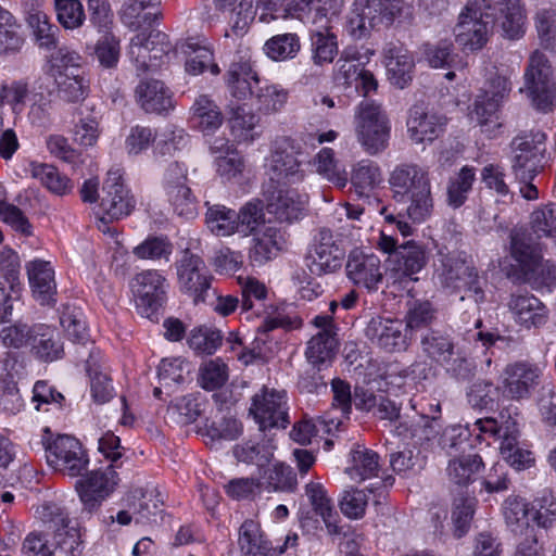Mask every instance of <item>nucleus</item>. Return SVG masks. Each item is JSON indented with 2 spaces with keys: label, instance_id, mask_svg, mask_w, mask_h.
Returning a JSON list of instances; mask_svg holds the SVG:
<instances>
[{
  "label": "nucleus",
  "instance_id": "f257e3e1",
  "mask_svg": "<svg viewBox=\"0 0 556 556\" xmlns=\"http://www.w3.org/2000/svg\"><path fill=\"white\" fill-rule=\"evenodd\" d=\"M495 22L500 23L504 37H521L526 14L520 0H469L454 27L457 45L464 51L482 49Z\"/></svg>",
  "mask_w": 556,
  "mask_h": 556
},
{
  "label": "nucleus",
  "instance_id": "f03ea898",
  "mask_svg": "<svg viewBox=\"0 0 556 556\" xmlns=\"http://www.w3.org/2000/svg\"><path fill=\"white\" fill-rule=\"evenodd\" d=\"M390 189L397 203H407L406 214L414 223H422L433 212L429 170L413 162L397 164L389 176Z\"/></svg>",
  "mask_w": 556,
  "mask_h": 556
},
{
  "label": "nucleus",
  "instance_id": "7ed1b4c3",
  "mask_svg": "<svg viewBox=\"0 0 556 556\" xmlns=\"http://www.w3.org/2000/svg\"><path fill=\"white\" fill-rule=\"evenodd\" d=\"M404 10L403 0H354L348 31L354 39L365 38L377 27L390 26Z\"/></svg>",
  "mask_w": 556,
  "mask_h": 556
},
{
  "label": "nucleus",
  "instance_id": "20e7f679",
  "mask_svg": "<svg viewBox=\"0 0 556 556\" xmlns=\"http://www.w3.org/2000/svg\"><path fill=\"white\" fill-rule=\"evenodd\" d=\"M520 91L527 94L536 110H552L556 98V81L552 63L544 52L534 50L529 55Z\"/></svg>",
  "mask_w": 556,
  "mask_h": 556
},
{
  "label": "nucleus",
  "instance_id": "39448f33",
  "mask_svg": "<svg viewBox=\"0 0 556 556\" xmlns=\"http://www.w3.org/2000/svg\"><path fill=\"white\" fill-rule=\"evenodd\" d=\"M304 161L299 142L288 137L276 140L267 165V184L290 186L301 182L305 176Z\"/></svg>",
  "mask_w": 556,
  "mask_h": 556
},
{
  "label": "nucleus",
  "instance_id": "423d86ee",
  "mask_svg": "<svg viewBox=\"0 0 556 556\" xmlns=\"http://www.w3.org/2000/svg\"><path fill=\"white\" fill-rule=\"evenodd\" d=\"M356 134L362 147L375 155L388 147L390 122L381 106L371 101L359 103L356 112Z\"/></svg>",
  "mask_w": 556,
  "mask_h": 556
},
{
  "label": "nucleus",
  "instance_id": "0eeeda50",
  "mask_svg": "<svg viewBox=\"0 0 556 556\" xmlns=\"http://www.w3.org/2000/svg\"><path fill=\"white\" fill-rule=\"evenodd\" d=\"M43 445L47 464L55 471L75 478L87 470L89 458L76 438L58 434L45 440Z\"/></svg>",
  "mask_w": 556,
  "mask_h": 556
},
{
  "label": "nucleus",
  "instance_id": "6e6552de",
  "mask_svg": "<svg viewBox=\"0 0 556 556\" xmlns=\"http://www.w3.org/2000/svg\"><path fill=\"white\" fill-rule=\"evenodd\" d=\"M124 170L119 166L109 169L102 186L100 210L104 216L99 218L98 228L105 231L108 220L128 216L136 206L135 197L124 184Z\"/></svg>",
  "mask_w": 556,
  "mask_h": 556
},
{
  "label": "nucleus",
  "instance_id": "1a4fd4ad",
  "mask_svg": "<svg viewBox=\"0 0 556 556\" xmlns=\"http://www.w3.org/2000/svg\"><path fill=\"white\" fill-rule=\"evenodd\" d=\"M546 135L530 131L514 138L511 141V168L517 179H533L542 168L545 152Z\"/></svg>",
  "mask_w": 556,
  "mask_h": 556
},
{
  "label": "nucleus",
  "instance_id": "9d476101",
  "mask_svg": "<svg viewBox=\"0 0 556 556\" xmlns=\"http://www.w3.org/2000/svg\"><path fill=\"white\" fill-rule=\"evenodd\" d=\"M250 414L261 430L285 429L290 422L286 391L263 387L252 397Z\"/></svg>",
  "mask_w": 556,
  "mask_h": 556
},
{
  "label": "nucleus",
  "instance_id": "9b49d317",
  "mask_svg": "<svg viewBox=\"0 0 556 556\" xmlns=\"http://www.w3.org/2000/svg\"><path fill=\"white\" fill-rule=\"evenodd\" d=\"M176 271L180 290L190 295L195 304L206 302L212 276L203 260L187 249L176 262Z\"/></svg>",
  "mask_w": 556,
  "mask_h": 556
},
{
  "label": "nucleus",
  "instance_id": "f8f14e48",
  "mask_svg": "<svg viewBox=\"0 0 556 556\" xmlns=\"http://www.w3.org/2000/svg\"><path fill=\"white\" fill-rule=\"evenodd\" d=\"M421 350L432 362L445 366L456 377L466 378L471 371V362L459 351L455 350L453 340L438 331L425 334Z\"/></svg>",
  "mask_w": 556,
  "mask_h": 556
},
{
  "label": "nucleus",
  "instance_id": "ddd939ff",
  "mask_svg": "<svg viewBox=\"0 0 556 556\" xmlns=\"http://www.w3.org/2000/svg\"><path fill=\"white\" fill-rule=\"evenodd\" d=\"M168 283L156 269L138 273L131 281V290L139 313L151 318L166 300Z\"/></svg>",
  "mask_w": 556,
  "mask_h": 556
},
{
  "label": "nucleus",
  "instance_id": "4468645a",
  "mask_svg": "<svg viewBox=\"0 0 556 556\" xmlns=\"http://www.w3.org/2000/svg\"><path fill=\"white\" fill-rule=\"evenodd\" d=\"M442 269L439 276L442 282L447 287L463 290L465 293L460 300L469 299L476 304L484 301V291L480 285L477 270L469 266L465 261L453 257L442 256Z\"/></svg>",
  "mask_w": 556,
  "mask_h": 556
},
{
  "label": "nucleus",
  "instance_id": "2eb2a0df",
  "mask_svg": "<svg viewBox=\"0 0 556 556\" xmlns=\"http://www.w3.org/2000/svg\"><path fill=\"white\" fill-rule=\"evenodd\" d=\"M266 210L279 223H292L301 217L307 202L305 194H300L288 186L264 185Z\"/></svg>",
  "mask_w": 556,
  "mask_h": 556
},
{
  "label": "nucleus",
  "instance_id": "dca6fc26",
  "mask_svg": "<svg viewBox=\"0 0 556 556\" xmlns=\"http://www.w3.org/2000/svg\"><path fill=\"white\" fill-rule=\"evenodd\" d=\"M344 249L329 229L323 228L315 237L307 260L312 274L320 276L338 270L344 257Z\"/></svg>",
  "mask_w": 556,
  "mask_h": 556
},
{
  "label": "nucleus",
  "instance_id": "f3484780",
  "mask_svg": "<svg viewBox=\"0 0 556 556\" xmlns=\"http://www.w3.org/2000/svg\"><path fill=\"white\" fill-rule=\"evenodd\" d=\"M118 476L113 465L104 469L92 470L76 481L75 489L85 508L96 509L118 483Z\"/></svg>",
  "mask_w": 556,
  "mask_h": 556
},
{
  "label": "nucleus",
  "instance_id": "a211bd4d",
  "mask_svg": "<svg viewBox=\"0 0 556 556\" xmlns=\"http://www.w3.org/2000/svg\"><path fill=\"white\" fill-rule=\"evenodd\" d=\"M503 392L510 400L529 399L540 384L542 370L528 362H516L503 371Z\"/></svg>",
  "mask_w": 556,
  "mask_h": 556
},
{
  "label": "nucleus",
  "instance_id": "6ab92c4d",
  "mask_svg": "<svg viewBox=\"0 0 556 556\" xmlns=\"http://www.w3.org/2000/svg\"><path fill=\"white\" fill-rule=\"evenodd\" d=\"M446 124V116L429 110L422 103L409 109L406 122L408 136L417 144L433 142L445 131Z\"/></svg>",
  "mask_w": 556,
  "mask_h": 556
},
{
  "label": "nucleus",
  "instance_id": "aec40b11",
  "mask_svg": "<svg viewBox=\"0 0 556 556\" xmlns=\"http://www.w3.org/2000/svg\"><path fill=\"white\" fill-rule=\"evenodd\" d=\"M366 338L381 350L393 353L407 348V338L402 321L397 319L372 317L366 328Z\"/></svg>",
  "mask_w": 556,
  "mask_h": 556
},
{
  "label": "nucleus",
  "instance_id": "412c9836",
  "mask_svg": "<svg viewBox=\"0 0 556 556\" xmlns=\"http://www.w3.org/2000/svg\"><path fill=\"white\" fill-rule=\"evenodd\" d=\"M507 308L514 321L526 329L540 328L548 319V309L545 304L527 291L511 293Z\"/></svg>",
  "mask_w": 556,
  "mask_h": 556
},
{
  "label": "nucleus",
  "instance_id": "4be33fe9",
  "mask_svg": "<svg viewBox=\"0 0 556 556\" xmlns=\"http://www.w3.org/2000/svg\"><path fill=\"white\" fill-rule=\"evenodd\" d=\"M345 270L348 278L355 286L369 291L376 290L383 278L380 258L357 249L349 254Z\"/></svg>",
  "mask_w": 556,
  "mask_h": 556
},
{
  "label": "nucleus",
  "instance_id": "5701e85b",
  "mask_svg": "<svg viewBox=\"0 0 556 556\" xmlns=\"http://www.w3.org/2000/svg\"><path fill=\"white\" fill-rule=\"evenodd\" d=\"M226 83L231 96L239 100L255 93L262 81L251 65L249 49L231 62L226 74Z\"/></svg>",
  "mask_w": 556,
  "mask_h": 556
},
{
  "label": "nucleus",
  "instance_id": "b1692460",
  "mask_svg": "<svg viewBox=\"0 0 556 556\" xmlns=\"http://www.w3.org/2000/svg\"><path fill=\"white\" fill-rule=\"evenodd\" d=\"M45 509L50 517L49 522L54 528V544L59 556H79L81 553L79 530L68 526L70 519L59 506L51 504Z\"/></svg>",
  "mask_w": 556,
  "mask_h": 556
},
{
  "label": "nucleus",
  "instance_id": "393cba45",
  "mask_svg": "<svg viewBox=\"0 0 556 556\" xmlns=\"http://www.w3.org/2000/svg\"><path fill=\"white\" fill-rule=\"evenodd\" d=\"M33 296L42 305L53 303L56 293L54 269L50 262L34 260L26 264Z\"/></svg>",
  "mask_w": 556,
  "mask_h": 556
},
{
  "label": "nucleus",
  "instance_id": "a878e982",
  "mask_svg": "<svg viewBox=\"0 0 556 556\" xmlns=\"http://www.w3.org/2000/svg\"><path fill=\"white\" fill-rule=\"evenodd\" d=\"M427 260L426 248L414 240L400 244L390 258L393 264L392 269L399 277H408L414 281L418 280L414 275L426 266Z\"/></svg>",
  "mask_w": 556,
  "mask_h": 556
},
{
  "label": "nucleus",
  "instance_id": "bb28decb",
  "mask_svg": "<svg viewBox=\"0 0 556 556\" xmlns=\"http://www.w3.org/2000/svg\"><path fill=\"white\" fill-rule=\"evenodd\" d=\"M136 100L147 113L161 114L173 108V93L157 79H146L136 87Z\"/></svg>",
  "mask_w": 556,
  "mask_h": 556
},
{
  "label": "nucleus",
  "instance_id": "cd10ccee",
  "mask_svg": "<svg viewBox=\"0 0 556 556\" xmlns=\"http://www.w3.org/2000/svg\"><path fill=\"white\" fill-rule=\"evenodd\" d=\"M504 429L505 437L500 445V453L503 459L517 470L532 467L535 463V457L532 451L519 446V428L516 420H509Z\"/></svg>",
  "mask_w": 556,
  "mask_h": 556
},
{
  "label": "nucleus",
  "instance_id": "c85d7f7f",
  "mask_svg": "<svg viewBox=\"0 0 556 556\" xmlns=\"http://www.w3.org/2000/svg\"><path fill=\"white\" fill-rule=\"evenodd\" d=\"M384 56L389 80L401 89L405 88L412 81L415 67L413 55L402 46L390 45Z\"/></svg>",
  "mask_w": 556,
  "mask_h": 556
},
{
  "label": "nucleus",
  "instance_id": "c756f323",
  "mask_svg": "<svg viewBox=\"0 0 556 556\" xmlns=\"http://www.w3.org/2000/svg\"><path fill=\"white\" fill-rule=\"evenodd\" d=\"M380 470L379 455L372 450L356 445L349 455L344 472L355 482H363L378 476Z\"/></svg>",
  "mask_w": 556,
  "mask_h": 556
},
{
  "label": "nucleus",
  "instance_id": "7c9ffc66",
  "mask_svg": "<svg viewBox=\"0 0 556 556\" xmlns=\"http://www.w3.org/2000/svg\"><path fill=\"white\" fill-rule=\"evenodd\" d=\"M157 0H129L121 11V20L130 29L151 26L161 17Z\"/></svg>",
  "mask_w": 556,
  "mask_h": 556
},
{
  "label": "nucleus",
  "instance_id": "2f4dec72",
  "mask_svg": "<svg viewBox=\"0 0 556 556\" xmlns=\"http://www.w3.org/2000/svg\"><path fill=\"white\" fill-rule=\"evenodd\" d=\"M50 77L54 81L58 98L64 102H81L89 93V79L84 72L76 73V70H71L68 74H59Z\"/></svg>",
  "mask_w": 556,
  "mask_h": 556
},
{
  "label": "nucleus",
  "instance_id": "473e14b6",
  "mask_svg": "<svg viewBox=\"0 0 556 556\" xmlns=\"http://www.w3.org/2000/svg\"><path fill=\"white\" fill-rule=\"evenodd\" d=\"M31 350L43 362H52L63 355V345L59 333L46 325H35Z\"/></svg>",
  "mask_w": 556,
  "mask_h": 556
},
{
  "label": "nucleus",
  "instance_id": "72a5a7b5",
  "mask_svg": "<svg viewBox=\"0 0 556 556\" xmlns=\"http://www.w3.org/2000/svg\"><path fill=\"white\" fill-rule=\"evenodd\" d=\"M282 236L275 227H266L264 231L253 238V245L250 249V260L262 265L276 257L282 247Z\"/></svg>",
  "mask_w": 556,
  "mask_h": 556
},
{
  "label": "nucleus",
  "instance_id": "f704fd0d",
  "mask_svg": "<svg viewBox=\"0 0 556 556\" xmlns=\"http://www.w3.org/2000/svg\"><path fill=\"white\" fill-rule=\"evenodd\" d=\"M503 515L507 527L516 534L534 530L530 525L532 519L529 504L519 496H509L503 504Z\"/></svg>",
  "mask_w": 556,
  "mask_h": 556
},
{
  "label": "nucleus",
  "instance_id": "c9c22d12",
  "mask_svg": "<svg viewBox=\"0 0 556 556\" xmlns=\"http://www.w3.org/2000/svg\"><path fill=\"white\" fill-rule=\"evenodd\" d=\"M260 118L245 105L229 106V125L231 134L238 141L250 142L254 140V128Z\"/></svg>",
  "mask_w": 556,
  "mask_h": 556
},
{
  "label": "nucleus",
  "instance_id": "e433bc0d",
  "mask_svg": "<svg viewBox=\"0 0 556 556\" xmlns=\"http://www.w3.org/2000/svg\"><path fill=\"white\" fill-rule=\"evenodd\" d=\"M476 180L475 169L464 166L460 170L450 179L446 188V202L453 208H459L465 204L468 194L472 189Z\"/></svg>",
  "mask_w": 556,
  "mask_h": 556
},
{
  "label": "nucleus",
  "instance_id": "4c0bfd02",
  "mask_svg": "<svg viewBox=\"0 0 556 556\" xmlns=\"http://www.w3.org/2000/svg\"><path fill=\"white\" fill-rule=\"evenodd\" d=\"M130 505L142 520H150L160 511L163 501L156 488H135L129 494Z\"/></svg>",
  "mask_w": 556,
  "mask_h": 556
},
{
  "label": "nucleus",
  "instance_id": "58836bf2",
  "mask_svg": "<svg viewBox=\"0 0 556 556\" xmlns=\"http://www.w3.org/2000/svg\"><path fill=\"white\" fill-rule=\"evenodd\" d=\"M31 177L38 179L51 192L63 195L72 190L70 178L61 174L56 167L50 164L31 163Z\"/></svg>",
  "mask_w": 556,
  "mask_h": 556
},
{
  "label": "nucleus",
  "instance_id": "ea45409f",
  "mask_svg": "<svg viewBox=\"0 0 556 556\" xmlns=\"http://www.w3.org/2000/svg\"><path fill=\"white\" fill-rule=\"evenodd\" d=\"M275 448L276 446L269 439L262 440L257 443L249 441L247 443L236 445L233 447V455L239 462L263 467L271 460Z\"/></svg>",
  "mask_w": 556,
  "mask_h": 556
},
{
  "label": "nucleus",
  "instance_id": "a19ab883",
  "mask_svg": "<svg viewBox=\"0 0 556 556\" xmlns=\"http://www.w3.org/2000/svg\"><path fill=\"white\" fill-rule=\"evenodd\" d=\"M199 433L207 438L206 444L213 446L222 440H235L241 433V424L232 417H220L218 420H206Z\"/></svg>",
  "mask_w": 556,
  "mask_h": 556
},
{
  "label": "nucleus",
  "instance_id": "79ce46f5",
  "mask_svg": "<svg viewBox=\"0 0 556 556\" xmlns=\"http://www.w3.org/2000/svg\"><path fill=\"white\" fill-rule=\"evenodd\" d=\"M206 225L216 236H231L237 232V212L224 205L215 204L207 206Z\"/></svg>",
  "mask_w": 556,
  "mask_h": 556
},
{
  "label": "nucleus",
  "instance_id": "37998d69",
  "mask_svg": "<svg viewBox=\"0 0 556 556\" xmlns=\"http://www.w3.org/2000/svg\"><path fill=\"white\" fill-rule=\"evenodd\" d=\"M316 172L325 179L339 188L345 187L348 174L334 159V152L330 148L321 149L315 157Z\"/></svg>",
  "mask_w": 556,
  "mask_h": 556
},
{
  "label": "nucleus",
  "instance_id": "c03bdc74",
  "mask_svg": "<svg viewBox=\"0 0 556 556\" xmlns=\"http://www.w3.org/2000/svg\"><path fill=\"white\" fill-rule=\"evenodd\" d=\"M482 467L483 462L478 454L463 455L450 460L447 475L455 484L466 485Z\"/></svg>",
  "mask_w": 556,
  "mask_h": 556
},
{
  "label": "nucleus",
  "instance_id": "a18cd8bd",
  "mask_svg": "<svg viewBox=\"0 0 556 556\" xmlns=\"http://www.w3.org/2000/svg\"><path fill=\"white\" fill-rule=\"evenodd\" d=\"M193 119L202 131H214L223 124L219 108L206 96L195 99L192 106Z\"/></svg>",
  "mask_w": 556,
  "mask_h": 556
},
{
  "label": "nucleus",
  "instance_id": "49530a36",
  "mask_svg": "<svg viewBox=\"0 0 556 556\" xmlns=\"http://www.w3.org/2000/svg\"><path fill=\"white\" fill-rule=\"evenodd\" d=\"M266 486L274 492H294L298 486L296 475L285 463H276L263 475Z\"/></svg>",
  "mask_w": 556,
  "mask_h": 556
},
{
  "label": "nucleus",
  "instance_id": "de8ad7c7",
  "mask_svg": "<svg viewBox=\"0 0 556 556\" xmlns=\"http://www.w3.org/2000/svg\"><path fill=\"white\" fill-rule=\"evenodd\" d=\"M312 59L316 65L331 63L338 54L337 37L328 29L316 30L311 35Z\"/></svg>",
  "mask_w": 556,
  "mask_h": 556
},
{
  "label": "nucleus",
  "instance_id": "09e8293b",
  "mask_svg": "<svg viewBox=\"0 0 556 556\" xmlns=\"http://www.w3.org/2000/svg\"><path fill=\"white\" fill-rule=\"evenodd\" d=\"M253 96L257 110L264 114L279 112L288 100V92L285 89L267 83H261Z\"/></svg>",
  "mask_w": 556,
  "mask_h": 556
},
{
  "label": "nucleus",
  "instance_id": "8fccbe9b",
  "mask_svg": "<svg viewBox=\"0 0 556 556\" xmlns=\"http://www.w3.org/2000/svg\"><path fill=\"white\" fill-rule=\"evenodd\" d=\"M222 340L219 330L200 326L191 330L188 344L199 355H212L220 346Z\"/></svg>",
  "mask_w": 556,
  "mask_h": 556
},
{
  "label": "nucleus",
  "instance_id": "3c124183",
  "mask_svg": "<svg viewBox=\"0 0 556 556\" xmlns=\"http://www.w3.org/2000/svg\"><path fill=\"white\" fill-rule=\"evenodd\" d=\"M338 340L329 332H317L307 342L306 357L313 365H320L332 358Z\"/></svg>",
  "mask_w": 556,
  "mask_h": 556
},
{
  "label": "nucleus",
  "instance_id": "603ef678",
  "mask_svg": "<svg viewBox=\"0 0 556 556\" xmlns=\"http://www.w3.org/2000/svg\"><path fill=\"white\" fill-rule=\"evenodd\" d=\"M26 20L41 48L51 49L55 47L59 28L49 22L45 12L41 10L29 12Z\"/></svg>",
  "mask_w": 556,
  "mask_h": 556
},
{
  "label": "nucleus",
  "instance_id": "864d4df0",
  "mask_svg": "<svg viewBox=\"0 0 556 556\" xmlns=\"http://www.w3.org/2000/svg\"><path fill=\"white\" fill-rule=\"evenodd\" d=\"M300 47V40L295 34H282L268 39L264 50L271 60L285 61L294 58Z\"/></svg>",
  "mask_w": 556,
  "mask_h": 556
},
{
  "label": "nucleus",
  "instance_id": "5fc2aeb1",
  "mask_svg": "<svg viewBox=\"0 0 556 556\" xmlns=\"http://www.w3.org/2000/svg\"><path fill=\"white\" fill-rule=\"evenodd\" d=\"M150 29L143 28L137 33L129 42L128 54L139 72L151 70V41Z\"/></svg>",
  "mask_w": 556,
  "mask_h": 556
},
{
  "label": "nucleus",
  "instance_id": "6e6d98bb",
  "mask_svg": "<svg viewBox=\"0 0 556 556\" xmlns=\"http://www.w3.org/2000/svg\"><path fill=\"white\" fill-rule=\"evenodd\" d=\"M511 256L521 267L525 277L529 271H533L542 260V256L534 247L527 242L520 235H513L510 242Z\"/></svg>",
  "mask_w": 556,
  "mask_h": 556
},
{
  "label": "nucleus",
  "instance_id": "4d7b16f0",
  "mask_svg": "<svg viewBox=\"0 0 556 556\" xmlns=\"http://www.w3.org/2000/svg\"><path fill=\"white\" fill-rule=\"evenodd\" d=\"M530 225L538 238H556V204L548 203L534 210Z\"/></svg>",
  "mask_w": 556,
  "mask_h": 556
},
{
  "label": "nucleus",
  "instance_id": "13d9d810",
  "mask_svg": "<svg viewBox=\"0 0 556 556\" xmlns=\"http://www.w3.org/2000/svg\"><path fill=\"white\" fill-rule=\"evenodd\" d=\"M300 326H301V319H299V318L291 319L290 317L285 316V315H277L275 317L265 319L262 323V325L258 326V328H257V337L255 338L256 346L253 349L252 354H250L249 358L245 354L239 355V358L242 359L245 364H248L252 357L263 355L264 350L260 346V343L261 342L265 343V340H266L265 337L269 331H271L278 327L291 329V328H298Z\"/></svg>",
  "mask_w": 556,
  "mask_h": 556
},
{
  "label": "nucleus",
  "instance_id": "bf43d9fd",
  "mask_svg": "<svg viewBox=\"0 0 556 556\" xmlns=\"http://www.w3.org/2000/svg\"><path fill=\"white\" fill-rule=\"evenodd\" d=\"M380 180L381 170L371 161H361L353 168L351 181L361 194L371 190Z\"/></svg>",
  "mask_w": 556,
  "mask_h": 556
},
{
  "label": "nucleus",
  "instance_id": "052dcab7",
  "mask_svg": "<svg viewBox=\"0 0 556 556\" xmlns=\"http://www.w3.org/2000/svg\"><path fill=\"white\" fill-rule=\"evenodd\" d=\"M368 492H371V490H368ZM339 505L342 514L348 518H363L368 505L367 490H358L354 488L344 490Z\"/></svg>",
  "mask_w": 556,
  "mask_h": 556
},
{
  "label": "nucleus",
  "instance_id": "680f3d73",
  "mask_svg": "<svg viewBox=\"0 0 556 556\" xmlns=\"http://www.w3.org/2000/svg\"><path fill=\"white\" fill-rule=\"evenodd\" d=\"M80 61L81 56L76 51L67 47L59 48L50 58L48 75L68 74L71 70L83 73Z\"/></svg>",
  "mask_w": 556,
  "mask_h": 556
},
{
  "label": "nucleus",
  "instance_id": "e2e57ef3",
  "mask_svg": "<svg viewBox=\"0 0 556 556\" xmlns=\"http://www.w3.org/2000/svg\"><path fill=\"white\" fill-rule=\"evenodd\" d=\"M56 17L67 29L80 27L85 22V12L79 0H55Z\"/></svg>",
  "mask_w": 556,
  "mask_h": 556
},
{
  "label": "nucleus",
  "instance_id": "0e129e2a",
  "mask_svg": "<svg viewBox=\"0 0 556 556\" xmlns=\"http://www.w3.org/2000/svg\"><path fill=\"white\" fill-rule=\"evenodd\" d=\"M405 319L409 329L428 327L435 319V309L427 300H413L408 302Z\"/></svg>",
  "mask_w": 556,
  "mask_h": 556
},
{
  "label": "nucleus",
  "instance_id": "69168bd1",
  "mask_svg": "<svg viewBox=\"0 0 556 556\" xmlns=\"http://www.w3.org/2000/svg\"><path fill=\"white\" fill-rule=\"evenodd\" d=\"M498 389L491 381L477 380L467 392L468 403L473 408H491L494 406Z\"/></svg>",
  "mask_w": 556,
  "mask_h": 556
},
{
  "label": "nucleus",
  "instance_id": "338daca9",
  "mask_svg": "<svg viewBox=\"0 0 556 556\" xmlns=\"http://www.w3.org/2000/svg\"><path fill=\"white\" fill-rule=\"evenodd\" d=\"M226 494L236 501L254 500L261 494L262 482L257 478H235L224 485Z\"/></svg>",
  "mask_w": 556,
  "mask_h": 556
},
{
  "label": "nucleus",
  "instance_id": "774afa93",
  "mask_svg": "<svg viewBox=\"0 0 556 556\" xmlns=\"http://www.w3.org/2000/svg\"><path fill=\"white\" fill-rule=\"evenodd\" d=\"M475 510V498L459 496L454 500L452 509V521L456 538H462L468 530Z\"/></svg>",
  "mask_w": 556,
  "mask_h": 556
}]
</instances>
